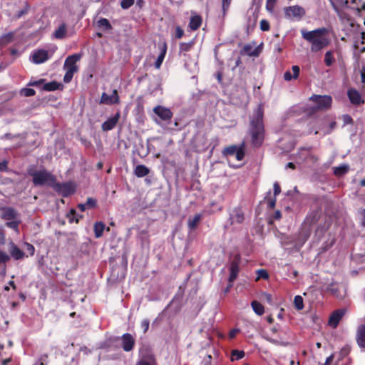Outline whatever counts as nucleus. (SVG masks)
Wrapping results in <instances>:
<instances>
[{
    "label": "nucleus",
    "mask_w": 365,
    "mask_h": 365,
    "mask_svg": "<svg viewBox=\"0 0 365 365\" xmlns=\"http://www.w3.org/2000/svg\"><path fill=\"white\" fill-rule=\"evenodd\" d=\"M135 365H158V364L153 354L142 352Z\"/></svg>",
    "instance_id": "4468645a"
},
{
    "label": "nucleus",
    "mask_w": 365,
    "mask_h": 365,
    "mask_svg": "<svg viewBox=\"0 0 365 365\" xmlns=\"http://www.w3.org/2000/svg\"><path fill=\"white\" fill-rule=\"evenodd\" d=\"M11 36L6 35L0 38V44H6L11 41Z\"/></svg>",
    "instance_id": "603ef678"
},
{
    "label": "nucleus",
    "mask_w": 365,
    "mask_h": 365,
    "mask_svg": "<svg viewBox=\"0 0 365 365\" xmlns=\"http://www.w3.org/2000/svg\"><path fill=\"white\" fill-rule=\"evenodd\" d=\"M134 173L137 177L143 178L149 173V169L143 165H139L135 167Z\"/></svg>",
    "instance_id": "bb28decb"
},
{
    "label": "nucleus",
    "mask_w": 365,
    "mask_h": 365,
    "mask_svg": "<svg viewBox=\"0 0 365 365\" xmlns=\"http://www.w3.org/2000/svg\"><path fill=\"white\" fill-rule=\"evenodd\" d=\"M276 204V200L275 199H270L268 201V205L269 207L274 208Z\"/></svg>",
    "instance_id": "0e129e2a"
},
{
    "label": "nucleus",
    "mask_w": 365,
    "mask_h": 365,
    "mask_svg": "<svg viewBox=\"0 0 365 365\" xmlns=\"http://www.w3.org/2000/svg\"><path fill=\"white\" fill-rule=\"evenodd\" d=\"M258 278L267 279L269 275L266 270L259 269L257 270Z\"/></svg>",
    "instance_id": "8fccbe9b"
},
{
    "label": "nucleus",
    "mask_w": 365,
    "mask_h": 365,
    "mask_svg": "<svg viewBox=\"0 0 365 365\" xmlns=\"http://www.w3.org/2000/svg\"><path fill=\"white\" fill-rule=\"evenodd\" d=\"M292 70L293 71V77H294V79H296L298 78L299 76V67L298 66H293L292 67Z\"/></svg>",
    "instance_id": "3c124183"
},
{
    "label": "nucleus",
    "mask_w": 365,
    "mask_h": 365,
    "mask_svg": "<svg viewBox=\"0 0 365 365\" xmlns=\"http://www.w3.org/2000/svg\"><path fill=\"white\" fill-rule=\"evenodd\" d=\"M281 189L277 182L274 183V195H277L280 193Z\"/></svg>",
    "instance_id": "6e6d98bb"
},
{
    "label": "nucleus",
    "mask_w": 365,
    "mask_h": 365,
    "mask_svg": "<svg viewBox=\"0 0 365 365\" xmlns=\"http://www.w3.org/2000/svg\"><path fill=\"white\" fill-rule=\"evenodd\" d=\"M239 148H240L236 145H230L225 148L223 153L227 156H233Z\"/></svg>",
    "instance_id": "72a5a7b5"
},
{
    "label": "nucleus",
    "mask_w": 365,
    "mask_h": 365,
    "mask_svg": "<svg viewBox=\"0 0 365 365\" xmlns=\"http://www.w3.org/2000/svg\"><path fill=\"white\" fill-rule=\"evenodd\" d=\"M35 93L36 92L33 88H24L20 91V94L26 97L33 96Z\"/></svg>",
    "instance_id": "58836bf2"
},
{
    "label": "nucleus",
    "mask_w": 365,
    "mask_h": 365,
    "mask_svg": "<svg viewBox=\"0 0 365 365\" xmlns=\"http://www.w3.org/2000/svg\"><path fill=\"white\" fill-rule=\"evenodd\" d=\"M342 120H343V122H344V125H348V124H353V119L348 114L343 115H342Z\"/></svg>",
    "instance_id": "a18cd8bd"
},
{
    "label": "nucleus",
    "mask_w": 365,
    "mask_h": 365,
    "mask_svg": "<svg viewBox=\"0 0 365 365\" xmlns=\"http://www.w3.org/2000/svg\"><path fill=\"white\" fill-rule=\"evenodd\" d=\"M334 359V355H330L327 358L326 361L324 365H329Z\"/></svg>",
    "instance_id": "69168bd1"
},
{
    "label": "nucleus",
    "mask_w": 365,
    "mask_h": 365,
    "mask_svg": "<svg viewBox=\"0 0 365 365\" xmlns=\"http://www.w3.org/2000/svg\"><path fill=\"white\" fill-rule=\"evenodd\" d=\"M10 259V257L3 251H0V262L6 263Z\"/></svg>",
    "instance_id": "49530a36"
},
{
    "label": "nucleus",
    "mask_w": 365,
    "mask_h": 365,
    "mask_svg": "<svg viewBox=\"0 0 365 365\" xmlns=\"http://www.w3.org/2000/svg\"><path fill=\"white\" fill-rule=\"evenodd\" d=\"M120 119V113H116L113 117L109 118L106 121H105L102 125V130L103 131H108L115 128L117 123Z\"/></svg>",
    "instance_id": "dca6fc26"
},
{
    "label": "nucleus",
    "mask_w": 365,
    "mask_h": 365,
    "mask_svg": "<svg viewBox=\"0 0 365 365\" xmlns=\"http://www.w3.org/2000/svg\"><path fill=\"white\" fill-rule=\"evenodd\" d=\"M202 219V215L198 213L195 215L193 217H189L187 220V225L190 230H194L197 227Z\"/></svg>",
    "instance_id": "b1692460"
},
{
    "label": "nucleus",
    "mask_w": 365,
    "mask_h": 365,
    "mask_svg": "<svg viewBox=\"0 0 365 365\" xmlns=\"http://www.w3.org/2000/svg\"><path fill=\"white\" fill-rule=\"evenodd\" d=\"M43 82H44L43 79H40L38 81H34L29 82L28 83V86H39V85L42 84Z\"/></svg>",
    "instance_id": "5fc2aeb1"
},
{
    "label": "nucleus",
    "mask_w": 365,
    "mask_h": 365,
    "mask_svg": "<svg viewBox=\"0 0 365 365\" xmlns=\"http://www.w3.org/2000/svg\"><path fill=\"white\" fill-rule=\"evenodd\" d=\"M190 47H191V44H188V43H182L180 45V49L183 50V51H188Z\"/></svg>",
    "instance_id": "680f3d73"
},
{
    "label": "nucleus",
    "mask_w": 365,
    "mask_h": 365,
    "mask_svg": "<svg viewBox=\"0 0 365 365\" xmlns=\"http://www.w3.org/2000/svg\"><path fill=\"white\" fill-rule=\"evenodd\" d=\"M284 16L291 20H300L306 14L303 7L294 5L284 9Z\"/></svg>",
    "instance_id": "423d86ee"
},
{
    "label": "nucleus",
    "mask_w": 365,
    "mask_h": 365,
    "mask_svg": "<svg viewBox=\"0 0 365 365\" xmlns=\"http://www.w3.org/2000/svg\"><path fill=\"white\" fill-rule=\"evenodd\" d=\"M237 160H242L245 156L242 148H240L237 153L233 155Z\"/></svg>",
    "instance_id": "37998d69"
},
{
    "label": "nucleus",
    "mask_w": 365,
    "mask_h": 365,
    "mask_svg": "<svg viewBox=\"0 0 365 365\" xmlns=\"http://www.w3.org/2000/svg\"><path fill=\"white\" fill-rule=\"evenodd\" d=\"M28 173L32 177L34 185H49L52 187L56 186V178L46 170L36 171L30 168Z\"/></svg>",
    "instance_id": "7ed1b4c3"
},
{
    "label": "nucleus",
    "mask_w": 365,
    "mask_h": 365,
    "mask_svg": "<svg viewBox=\"0 0 365 365\" xmlns=\"http://www.w3.org/2000/svg\"><path fill=\"white\" fill-rule=\"evenodd\" d=\"M153 112L164 121H170L173 118V112L165 107L158 106L153 108Z\"/></svg>",
    "instance_id": "9d476101"
},
{
    "label": "nucleus",
    "mask_w": 365,
    "mask_h": 365,
    "mask_svg": "<svg viewBox=\"0 0 365 365\" xmlns=\"http://www.w3.org/2000/svg\"><path fill=\"white\" fill-rule=\"evenodd\" d=\"M20 224V220L18 219L16 220H9L6 223V225L14 230L15 232H16L17 233L19 232V225Z\"/></svg>",
    "instance_id": "7c9ffc66"
},
{
    "label": "nucleus",
    "mask_w": 365,
    "mask_h": 365,
    "mask_svg": "<svg viewBox=\"0 0 365 365\" xmlns=\"http://www.w3.org/2000/svg\"><path fill=\"white\" fill-rule=\"evenodd\" d=\"M301 162H317L318 158L310 153V148H302L297 153V157Z\"/></svg>",
    "instance_id": "f8f14e48"
},
{
    "label": "nucleus",
    "mask_w": 365,
    "mask_h": 365,
    "mask_svg": "<svg viewBox=\"0 0 365 365\" xmlns=\"http://www.w3.org/2000/svg\"><path fill=\"white\" fill-rule=\"evenodd\" d=\"M1 217L7 221L16 220L19 218V214L14 208L6 207L1 209Z\"/></svg>",
    "instance_id": "f3484780"
},
{
    "label": "nucleus",
    "mask_w": 365,
    "mask_h": 365,
    "mask_svg": "<svg viewBox=\"0 0 365 365\" xmlns=\"http://www.w3.org/2000/svg\"><path fill=\"white\" fill-rule=\"evenodd\" d=\"M105 230V225L102 222H97L94 225V232L96 238L102 236L103 230Z\"/></svg>",
    "instance_id": "c85d7f7f"
},
{
    "label": "nucleus",
    "mask_w": 365,
    "mask_h": 365,
    "mask_svg": "<svg viewBox=\"0 0 365 365\" xmlns=\"http://www.w3.org/2000/svg\"><path fill=\"white\" fill-rule=\"evenodd\" d=\"M134 4V0H122L120 6L123 9H127Z\"/></svg>",
    "instance_id": "79ce46f5"
},
{
    "label": "nucleus",
    "mask_w": 365,
    "mask_h": 365,
    "mask_svg": "<svg viewBox=\"0 0 365 365\" xmlns=\"http://www.w3.org/2000/svg\"><path fill=\"white\" fill-rule=\"evenodd\" d=\"M251 306H252L254 312L257 315L263 314V313L264 312V307L259 302H258L257 301H252L251 303Z\"/></svg>",
    "instance_id": "c756f323"
},
{
    "label": "nucleus",
    "mask_w": 365,
    "mask_h": 365,
    "mask_svg": "<svg viewBox=\"0 0 365 365\" xmlns=\"http://www.w3.org/2000/svg\"><path fill=\"white\" fill-rule=\"evenodd\" d=\"M243 51L245 53L250 56H256L258 55V53L257 51V49H253L252 46L251 45H245L243 47Z\"/></svg>",
    "instance_id": "2f4dec72"
},
{
    "label": "nucleus",
    "mask_w": 365,
    "mask_h": 365,
    "mask_svg": "<svg viewBox=\"0 0 365 365\" xmlns=\"http://www.w3.org/2000/svg\"><path fill=\"white\" fill-rule=\"evenodd\" d=\"M249 133L255 146H259L264 139L263 110L258 106L250 118Z\"/></svg>",
    "instance_id": "f03ea898"
},
{
    "label": "nucleus",
    "mask_w": 365,
    "mask_h": 365,
    "mask_svg": "<svg viewBox=\"0 0 365 365\" xmlns=\"http://www.w3.org/2000/svg\"><path fill=\"white\" fill-rule=\"evenodd\" d=\"M284 78L285 81H289L294 79V77L292 76L290 71H286L284 74Z\"/></svg>",
    "instance_id": "4d7b16f0"
},
{
    "label": "nucleus",
    "mask_w": 365,
    "mask_h": 365,
    "mask_svg": "<svg viewBox=\"0 0 365 365\" xmlns=\"http://www.w3.org/2000/svg\"><path fill=\"white\" fill-rule=\"evenodd\" d=\"M245 356V352L243 351L233 350L232 351V361L239 360Z\"/></svg>",
    "instance_id": "e433bc0d"
},
{
    "label": "nucleus",
    "mask_w": 365,
    "mask_h": 365,
    "mask_svg": "<svg viewBox=\"0 0 365 365\" xmlns=\"http://www.w3.org/2000/svg\"><path fill=\"white\" fill-rule=\"evenodd\" d=\"M232 0H222V10L224 14L228 9Z\"/></svg>",
    "instance_id": "864d4df0"
},
{
    "label": "nucleus",
    "mask_w": 365,
    "mask_h": 365,
    "mask_svg": "<svg viewBox=\"0 0 365 365\" xmlns=\"http://www.w3.org/2000/svg\"><path fill=\"white\" fill-rule=\"evenodd\" d=\"M49 58L50 56L48 51L44 49L35 51L31 55V61L35 64L43 63Z\"/></svg>",
    "instance_id": "1a4fd4ad"
},
{
    "label": "nucleus",
    "mask_w": 365,
    "mask_h": 365,
    "mask_svg": "<svg viewBox=\"0 0 365 365\" xmlns=\"http://www.w3.org/2000/svg\"><path fill=\"white\" fill-rule=\"evenodd\" d=\"M333 169L335 175L341 176L348 172L349 166L348 165L343 164L338 167H334Z\"/></svg>",
    "instance_id": "cd10ccee"
},
{
    "label": "nucleus",
    "mask_w": 365,
    "mask_h": 365,
    "mask_svg": "<svg viewBox=\"0 0 365 365\" xmlns=\"http://www.w3.org/2000/svg\"><path fill=\"white\" fill-rule=\"evenodd\" d=\"M334 61V58L333 56V53L331 51L326 52L324 56V62L327 66H330L333 62Z\"/></svg>",
    "instance_id": "c9c22d12"
},
{
    "label": "nucleus",
    "mask_w": 365,
    "mask_h": 365,
    "mask_svg": "<svg viewBox=\"0 0 365 365\" xmlns=\"http://www.w3.org/2000/svg\"><path fill=\"white\" fill-rule=\"evenodd\" d=\"M81 55L78 53H75L66 58L63 65V68L66 71V73L63 77V81L65 83H68L71 82L73 74L78 71V68L76 66V63L81 59Z\"/></svg>",
    "instance_id": "39448f33"
},
{
    "label": "nucleus",
    "mask_w": 365,
    "mask_h": 365,
    "mask_svg": "<svg viewBox=\"0 0 365 365\" xmlns=\"http://www.w3.org/2000/svg\"><path fill=\"white\" fill-rule=\"evenodd\" d=\"M175 35L178 38H180L183 35V31L180 27H178L176 29V34Z\"/></svg>",
    "instance_id": "bf43d9fd"
},
{
    "label": "nucleus",
    "mask_w": 365,
    "mask_h": 365,
    "mask_svg": "<svg viewBox=\"0 0 365 365\" xmlns=\"http://www.w3.org/2000/svg\"><path fill=\"white\" fill-rule=\"evenodd\" d=\"M78 207L80 209L81 211L83 212L84 210H86V209H87V206L86 205V203H83V204H79L78 205Z\"/></svg>",
    "instance_id": "338daca9"
},
{
    "label": "nucleus",
    "mask_w": 365,
    "mask_h": 365,
    "mask_svg": "<svg viewBox=\"0 0 365 365\" xmlns=\"http://www.w3.org/2000/svg\"><path fill=\"white\" fill-rule=\"evenodd\" d=\"M274 2H270V1H267V3H266V8L268 11H272L274 9Z\"/></svg>",
    "instance_id": "13d9d810"
},
{
    "label": "nucleus",
    "mask_w": 365,
    "mask_h": 365,
    "mask_svg": "<svg viewBox=\"0 0 365 365\" xmlns=\"http://www.w3.org/2000/svg\"><path fill=\"white\" fill-rule=\"evenodd\" d=\"M260 29L263 31H267L269 29V24L267 21L262 19L260 21Z\"/></svg>",
    "instance_id": "c03bdc74"
},
{
    "label": "nucleus",
    "mask_w": 365,
    "mask_h": 365,
    "mask_svg": "<svg viewBox=\"0 0 365 365\" xmlns=\"http://www.w3.org/2000/svg\"><path fill=\"white\" fill-rule=\"evenodd\" d=\"M310 100L316 103L315 110H326L331 107L332 98L330 96H317L310 97Z\"/></svg>",
    "instance_id": "0eeeda50"
},
{
    "label": "nucleus",
    "mask_w": 365,
    "mask_h": 365,
    "mask_svg": "<svg viewBox=\"0 0 365 365\" xmlns=\"http://www.w3.org/2000/svg\"><path fill=\"white\" fill-rule=\"evenodd\" d=\"M272 334L279 333L277 339L272 338L269 334H265L263 335V338L277 346H287L292 344L288 339L291 337V333L287 329H282L279 326H274L270 329Z\"/></svg>",
    "instance_id": "20e7f679"
},
{
    "label": "nucleus",
    "mask_w": 365,
    "mask_h": 365,
    "mask_svg": "<svg viewBox=\"0 0 365 365\" xmlns=\"http://www.w3.org/2000/svg\"><path fill=\"white\" fill-rule=\"evenodd\" d=\"M7 169V162H0V171H4Z\"/></svg>",
    "instance_id": "052dcab7"
},
{
    "label": "nucleus",
    "mask_w": 365,
    "mask_h": 365,
    "mask_svg": "<svg viewBox=\"0 0 365 365\" xmlns=\"http://www.w3.org/2000/svg\"><path fill=\"white\" fill-rule=\"evenodd\" d=\"M98 24L100 27H102L106 30L111 29V25L109 21L106 19L102 18L98 21Z\"/></svg>",
    "instance_id": "4c0bfd02"
},
{
    "label": "nucleus",
    "mask_w": 365,
    "mask_h": 365,
    "mask_svg": "<svg viewBox=\"0 0 365 365\" xmlns=\"http://www.w3.org/2000/svg\"><path fill=\"white\" fill-rule=\"evenodd\" d=\"M86 205L88 208H92V207H94L96 205V201L93 198L88 197L87 199Z\"/></svg>",
    "instance_id": "09e8293b"
},
{
    "label": "nucleus",
    "mask_w": 365,
    "mask_h": 365,
    "mask_svg": "<svg viewBox=\"0 0 365 365\" xmlns=\"http://www.w3.org/2000/svg\"><path fill=\"white\" fill-rule=\"evenodd\" d=\"M347 96L354 106H360L364 103L361 94L355 88H349L347 91Z\"/></svg>",
    "instance_id": "9b49d317"
},
{
    "label": "nucleus",
    "mask_w": 365,
    "mask_h": 365,
    "mask_svg": "<svg viewBox=\"0 0 365 365\" xmlns=\"http://www.w3.org/2000/svg\"><path fill=\"white\" fill-rule=\"evenodd\" d=\"M239 332V329H234L230 331V337L232 339V338H234L236 334Z\"/></svg>",
    "instance_id": "e2e57ef3"
},
{
    "label": "nucleus",
    "mask_w": 365,
    "mask_h": 365,
    "mask_svg": "<svg viewBox=\"0 0 365 365\" xmlns=\"http://www.w3.org/2000/svg\"><path fill=\"white\" fill-rule=\"evenodd\" d=\"M239 272V264L236 261H233L230 265V274L229 277V287L232 286V282L236 279Z\"/></svg>",
    "instance_id": "4be33fe9"
},
{
    "label": "nucleus",
    "mask_w": 365,
    "mask_h": 365,
    "mask_svg": "<svg viewBox=\"0 0 365 365\" xmlns=\"http://www.w3.org/2000/svg\"><path fill=\"white\" fill-rule=\"evenodd\" d=\"M122 347L125 351H130L133 349L135 344V339L128 333L123 334L121 336Z\"/></svg>",
    "instance_id": "2eb2a0df"
},
{
    "label": "nucleus",
    "mask_w": 365,
    "mask_h": 365,
    "mask_svg": "<svg viewBox=\"0 0 365 365\" xmlns=\"http://www.w3.org/2000/svg\"><path fill=\"white\" fill-rule=\"evenodd\" d=\"M294 304L297 309L302 310L304 308L303 298L299 295L295 296L294 299Z\"/></svg>",
    "instance_id": "f704fd0d"
},
{
    "label": "nucleus",
    "mask_w": 365,
    "mask_h": 365,
    "mask_svg": "<svg viewBox=\"0 0 365 365\" xmlns=\"http://www.w3.org/2000/svg\"><path fill=\"white\" fill-rule=\"evenodd\" d=\"M66 26L65 24H61L58 28L54 31L53 36L58 39H62L66 34Z\"/></svg>",
    "instance_id": "a878e982"
},
{
    "label": "nucleus",
    "mask_w": 365,
    "mask_h": 365,
    "mask_svg": "<svg viewBox=\"0 0 365 365\" xmlns=\"http://www.w3.org/2000/svg\"><path fill=\"white\" fill-rule=\"evenodd\" d=\"M119 102V97L117 90L114 89L111 95L103 93L101 98V103L112 105Z\"/></svg>",
    "instance_id": "ddd939ff"
},
{
    "label": "nucleus",
    "mask_w": 365,
    "mask_h": 365,
    "mask_svg": "<svg viewBox=\"0 0 365 365\" xmlns=\"http://www.w3.org/2000/svg\"><path fill=\"white\" fill-rule=\"evenodd\" d=\"M59 84L56 81L46 83L43 85V89L47 91H56L58 88Z\"/></svg>",
    "instance_id": "473e14b6"
},
{
    "label": "nucleus",
    "mask_w": 365,
    "mask_h": 365,
    "mask_svg": "<svg viewBox=\"0 0 365 365\" xmlns=\"http://www.w3.org/2000/svg\"><path fill=\"white\" fill-rule=\"evenodd\" d=\"M53 188L61 192L65 196L69 195L73 192L72 185L70 183L60 184L56 182V186H53Z\"/></svg>",
    "instance_id": "412c9836"
},
{
    "label": "nucleus",
    "mask_w": 365,
    "mask_h": 365,
    "mask_svg": "<svg viewBox=\"0 0 365 365\" xmlns=\"http://www.w3.org/2000/svg\"><path fill=\"white\" fill-rule=\"evenodd\" d=\"M159 48L160 50V53L155 62V67L158 69L160 68L167 52L166 43L163 42L162 43L159 44Z\"/></svg>",
    "instance_id": "6ab92c4d"
},
{
    "label": "nucleus",
    "mask_w": 365,
    "mask_h": 365,
    "mask_svg": "<svg viewBox=\"0 0 365 365\" xmlns=\"http://www.w3.org/2000/svg\"><path fill=\"white\" fill-rule=\"evenodd\" d=\"M361 216H362L361 223L364 226H365V209L362 210Z\"/></svg>",
    "instance_id": "774afa93"
},
{
    "label": "nucleus",
    "mask_w": 365,
    "mask_h": 365,
    "mask_svg": "<svg viewBox=\"0 0 365 365\" xmlns=\"http://www.w3.org/2000/svg\"><path fill=\"white\" fill-rule=\"evenodd\" d=\"M149 325H150V322L148 319H143L141 322L140 327H141V329L143 330L144 333H145L148 331V329L149 328Z\"/></svg>",
    "instance_id": "de8ad7c7"
},
{
    "label": "nucleus",
    "mask_w": 365,
    "mask_h": 365,
    "mask_svg": "<svg viewBox=\"0 0 365 365\" xmlns=\"http://www.w3.org/2000/svg\"><path fill=\"white\" fill-rule=\"evenodd\" d=\"M344 314V309H338L334 311L329 317V324L334 328L336 327Z\"/></svg>",
    "instance_id": "a211bd4d"
},
{
    "label": "nucleus",
    "mask_w": 365,
    "mask_h": 365,
    "mask_svg": "<svg viewBox=\"0 0 365 365\" xmlns=\"http://www.w3.org/2000/svg\"><path fill=\"white\" fill-rule=\"evenodd\" d=\"M230 225L242 224L245 220V214L240 207H235L230 212Z\"/></svg>",
    "instance_id": "6e6552de"
},
{
    "label": "nucleus",
    "mask_w": 365,
    "mask_h": 365,
    "mask_svg": "<svg viewBox=\"0 0 365 365\" xmlns=\"http://www.w3.org/2000/svg\"><path fill=\"white\" fill-rule=\"evenodd\" d=\"M9 251L11 257L16 260L21 259L25 256L24 252L13 242L9 244Z\"/></svg>",
    "instance_id": "aec40b11"
},
{
    "label": "nucleus",
    "mask_w": 365,
    "mask_h": 365,
    "mask_svg": "<svg viewBox=\"0 0 365 365\" xmlns=\"http://www.w3.org/2000/svg\"><path fill=\"white\" fill-rule=\"evenodd\" d=\"M201 24V17L198 15H196L191 17L189 26L192 30L195 31L200 26Z\"/></svg>",
    "instance_id": "393cba45"
},
{
    "label": "nucleus",
    "mask_w": 365,
    "mask_h": 365,
    "mask_svg": "<svg viewBox=\"0 0 365 365\" xmlns=\"http://www.w3.org/2000/svg\"><path fill=\"white\" fill-rule=\"evenodd\" d=\"M24 247H25L26 251L29 253V255L32 256L34 255L35 248L31 244L25 242Z\"/></svg>",
    "instance_id": "a19ab883"
},
{
    "label": "nucleus",
    "mask_w": 365,
    "mask_h": 365,
    "mask_svg": "<svg viewBox=\"0 0 365 365\" xmlns=\"http://www.w3.org/2000/svg\"><path fill=\"white\" fill-rule=\"evenodd\" d=\"M357 342L360 346L365 347V326L361 325L357 330Z\"/></svg>",
    "instance_id": "5701e85b"
},
{
    "label": "nucleus",
    "mask_w": 365,
    "mask_h": 365,
    "mask_svg": "<svg viewBox=\"0 0 365 365\" xmlns=\"http://www.w3.org/2000/svg\"><path fill=\"white\" fill-rule=\"evenodd\" d=\"M48 361V355L44 354L39 356L38 361L34 365H46Z\"/></svg>",
    "instance_id": "ea45409f"
},
{
    "label": "nucleus",
    "mask_w": 365,
    "mask_h": 365,
    "mask_svg": "<svg viewBox=\"0 0 365 365\" xmlns=\"http://www.w3.org/2000/svg\"><path fill=\"white\" fill-rule=\"evenodd\" d=\"M328 32V29L325 27L312 31L301 30L302 38L310 43V49L312 52H318L330 43V40L327 36Z\"/></svg>",
    "instance_id": "f257e3e1"
}]
</instances>
